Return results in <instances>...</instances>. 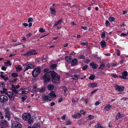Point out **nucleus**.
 <instances>
[{
	"instance_id": "40",
	"label": "nucleus",
	"mask_w": 128,
	"mask_h": 128,
	"mask_svg": "<svg viewBox=\"0 0 128 128\" xmlns=\"http://www.w3.org/2000/svg\"><path fill=\"white\" fill-rule=\"evenodd\" d=\"M108 20L110 22H112L114 20L115 18L113 17L110 16L108 18Z\"/></svg>"
},
{
	"instance_id": "5",
	"label": "nucleus",
	"mask_w": 128,
	"mask_h": 128,
	"mask_svg": "<svg viewBox=\"0 0 128 128\" xmlns=\"http://www.w3.org/2000/svg\"><path fill=\"white\" fill-rule=\"evenodd\" d=\"M5 94L8 96L10 100L12 101L14 100L15 96L13 94V92H6Z\"/></svg>"
},
{
	"instance_id": "34",
	"label": "nucleus",
	"mask_w": 128,
	"mask_h": 128,
	"mask_svg": "<svg viewBox=\"0 0 128 128\" xmlns=\"http://www.w3.org/2000/svg\"><path fill=\"white\" fill-rule=\"evenodd\" d=\"M12 88H14L16 89L19 88L20 87V86L19 85H18L16 86H14V85H12L11 86Z\"/></svg>"
},
{
	"instance_id": "33",
	"label": "nucleus",
	"mask_w": 128,
	"mask_h": 128,
	"mask_svg": "<svg viewBox=\"0 0 128 128\" xmlns=\"http://www.w3.org/2000/svg\"><path fill=\"white\" fill-rule=\"evenodd\" d=\"M31 54H32L36 55L37 54V53L36 52V50H30Z\"/></svg>"
},
{
	"instance_id": "7",
	"label": "nucleus",
	"mask_w": 128,
	"mask_h": 128,
	"mask_svg": "<svg viewBox=\"0 0 128 128\" xmlns=\"http://www.w3.org/2000/svg\"><path fill=\"white\" fill-rule=\"evenodd\" d=\"M8 123L6 120L2 121L0 126V128H7L8 127Z\"/></svg>"
},
{
	"instance_id": "43",
	"label": "nucleus",
	"mask_w": 128,
	"mask_h": 128,
	"mask_svg": "<svg viewBox=\"0 0 128 128\" xmlns=\"http://www.w3.org/2000/svg\"><path fill=\"white\" fill-rule=\"evenodd\" d=\"M14 120L16 121H18L19 122H20L21 121V119L19 118H17V117H15L14 118Z\"/></svg>"
},
{
	"instance_id": "53",
	"label": "nucleus",
	"mask_w": 128,
	"mask_h": 128,
	"mask_svg": "<svg viewBox=\"0 0 128 128\" xmlns=\"http://www.w3.org/2000/svg\"><path fill=\"white\" fill-rule=\"evenodd\" d=\"M111 76L114 78H116L118 77V76L116 74H111Z\"/></svg>"
},
{
	"instance_id": "30",
	"label": "nucleus",
	"mask_w": 128,
	"mask_h": 128,
	"mask_svg": "<svg viewBox=\"0 0 128 128\" xmlns=\"http://www.w3.org/2000/svg\"><path fill=\"white\" fill-rule=\"evenodd\" d=\"M57 67V65L56 64H51L50 66V68L53 70L54 69Z\"/></svg>"
},
{
	"instance_id": "50",
	"label": "nucleus",
	"mask_w": 128,
	"mask_h": 128,
	"mask_svg": "<svg viewBox=\"0 0 128 128\" xmlns=\"http://www.w3.org/2000/svg\"><path fill=\"white\" fill-rule=\"evenodd\" d=\"M116 52L118 56H119L120 55V51L118 50H116Z\"/></svg>"
},
{
	"instance_id": "62",
	"label": "nucleus",
	"mask_w": 128,
	"mask_h": 128,
	"mask_svg": "<svg viewBox=\"0 0 128 128\" xmlns=\"http://www.w3.org/2000/svg\"><path fill=\"white\" fill-rule=\"evenodd\" d=\"M55 104V103L54 102H52L50 103V106H54Z\"/></svg>"
},
{
	"instance_id": "17",
	"label": "nucleus",
	"mask_w": 128,
	"mask_h": 128,
	"mask_svg": "<svg viewBox=\"0 0 128 128\" xmlns=\"http://www.w3.org/2000/svg\"><path fill=\"white\" fill-rule=\"evenodd\" d=\"M15 67L16 69V70L18 72H20L21 70L22 69V68L21 65H18L15 66Z\"/></svg>"
},
{
	"instance_id": "61",
	"label": "nucleus",
	"mask_w": 128,
	"mask_h": 128,
	"mask_svg": "<svg viewBox=\"0 0 128 128\" xmlns=\"http://www.w3.org/2000/svg\"><path fill=\"white\" fill-rule=\"evenodd\" d=\"M22 24L24 26V27H26L28 26V24L26 23H23Z\"/></svg>"
},
{
	"instance_id": "28",
	"label": "nucleus",
	"mask_w": 128,
	"mask_h": 128,
	"mask_svg": "<svg viewBox=\"0 0 128 128\" xmlns=\"http://www.w3.org/2000/svg\"><path fill=\"white\" fill-rule=\"evenodd\" d=\"M72 58V57L71 56H66L65 57V59L67 62H70L71 61Z\"/></svg>"
},
{
	"instance_id": "46",
	"label": "nucleus",
	"mask_w": 128,
	"mask_h": 128,
	"mask_svg": "<svg viewBox=\"0 0 128 128\" xmlns=\"http://www.w3.org/2000/svg\"><path fill=\"white\" fill-rule=\"evenodd\" d=\"M80 44L84 46H87L88 45V43L87 42H82Z\"/></svg>"
},
{
	"instance_id": "11",
	"label": "nucleus",
	"mask_w": 128,
	"mask_h": 128,
	"mask_svg": "<svg viewBox=\"0 0 128 128\" xmlns=\"http://www.w3.org/2000/svg\"><path fill=\"white\" fill-rule=\"evenodd\" d=\"M80 77V76L79 74H75L72 76V79L73 80H78Z\"/></svg>"
},
{
	"instance_id": "32",
	"label": "nucleus",
	"mask_w": 128,
	"mask_h": 128,
	"mask_svg": "<svg viewBox=\"0 0 128 128\" xmlns=\"http://www.w3.org/2000/svg\"><path fill=\"white\" fill-rule=\"evenodd\" d=\"M45 90V88L44 87H43L40 89L39 88V90H38V91L40 93H42L44 92Z\"/></svg>"
},
{
	"instance_id": "9",
	"label": "nucleus",
	"mask_w": 128,
	"mask_h": 128,
	"mask_svg": "<svg viewBox=\"0 0 128 128\" xmlns=\"http://www.w3.org/2000/svg\"><path fill=\"white\" fill-rule=\"evenodd\" d=\"M78 60L77 59L75 58L73 59L72 61L71 66H74L77 64Z\"/></svg>"
},
{
	"instance_id": "2",
	"label": "nucleus",
	"mask_w": 128,
	"mask_h": 128,
	"mask_svg": "<svg viewBox=\"0 0 128 128\" xmlns=\"http://www.w3.org/2000/svg\"><path fill=\"white\" fill-rule=\"evenodd\" d=\"M31 115L29 113L24 114L22 116V118L23 120L26 121H28V124H32L33 121L31 118Z\"/></svg>"
},
{
	"instance_id": "35",
	"label": "nucleus",
	"mask_w": 128,
	"mask_h": 128,
	"mask_svg": "<svg viewBox=\"0 0 128 128\" xmlns=\"http://www.w3.org/2000/svg\"><path fill=\"white\" fill-rule=\"evenodd\" d=\"M11 76L14 78L18 77V74L17 73H12L11 74Z\"/></svg>"
},
{
	"instance_id": "49",
	"label": "nucleus",
	"mask_w": 128,
	"mask_h": 128,
	"mask_svg": "<svg viewBox=\"0 0 128 128\" xmlns=\"http://www.w3.org/2000/svg\"><path fill=\"white\" fill-rule=\"evenodd\" d=\"M89 119L91 120L92 119H93L94 118V116L91 115H90L88 116Z\"/></svg>"
},
{
	"instance_id": "55",
	"label": "nucleus",
	"mask_w": 128,
	"mask_h": 128,
	"mask_svg": "<svg viewBox=\"0 0 128 128\" xmlns=\"http://www.w3.org/2000/svg\"><path fill=\"white\" fill-rule=\"evenodd\" d=\"M81 28L82 29H84V30H86L88 29L87 28L86 26H82L81 27Z\"/></svg>"
},
{
	"instance_id": "44",
	"label": "nucleus",
	"mask_w": 128,
	"mask_h": 128,
	"mask_svg": "<svg viewBox=\"0 0 128 128\" xmlns=\"http://www.w3.org/2000/svg\"><path fill=\"white\" fill-rule=\"evenodd\" d=\"M26 98V96H23L22 98V101L24 102Z\"/></svg>"
},
{
	"instance_id": "12",
	"label": "nucleus",
	"mask_w": 128,
	"mask_h": 128,
	"mask_svg": "<svg viewBox=\"0 0 128 128\" xmlns=\"http://www.w3.org/2000/svg\"><path fill=\"white\" fill-rule=\"evenodd\" d=\"M88 86L90 88H93L96 87L97 86V84L96 83H90L88 84Z\"/></svg>"
},
{
	"instance_id": "60",
	"label": "nucleus",
	"mask_w": 128,
	"mask_h": 128,
	"mask_svg": "<svg viewBox=\"0 0 128 128\" xmlns=\"http://www.w3.org/2000/svg\"><path fill=\"white\" fill-rule=\"evenodd\" d=\"M78 58L84 59L85 58V56H84L81 55Z\"/></svg>"
},
{
	"instance_id": "22",
	"label": "nucleus",
	"mask_w": 128,
	"mask_h": 128,
	"mask_svg": "<svg viewBox=\"0 0 128 128\" xmlns=\"http://www.w3.org/2000/svg\"><path fill=\"white\" fill-rule=\"evenodd\" d=\"M32 55L31 51L30 50H29L27 52L26 54H22V56H26V57H28L29 56Z\"/></svg>"
},
{
	"instance_id": "51",
	"label": "nucleus",
	"mask_w": 128,
	"mask_h": 128,
	"mask_svg": "<svg viewBox=\"0 0 128 128\" xmlns=\"http://www.w3.org/2000/svg\"><path fill=\"white\" fill-rule=\"evenodd\" d=\"M66 125H68L71 124V122L69 121H66L65 123Z\"/></svg>"
},
{
	"instance_id": "26",
	"label": "nucleus",
	"mask_w": 128,
	"mask_h": 128,
	"mask_svg": "<svg viewBox=\"0 0 128 128\" xmlns=\"http://www.w3.org/2000/svg\"><path fill=\"white\" fill-rule=\"evenodd\" d=\"M39 90V88H38L36 86L34 87L32 89V91L34 92H36L38 91Z\"/></svg>"
},
{
	"instance_id": "13",
	"label": "nucleus",
	"mask_w": 128,
	"mask_h": 128,
	"mask_svg": "<svg viewBox=\"0 0 128 128\" xmlns=\"http://www.w3.org/2000/svg\"><path fill=\"white\" fill-rule=\"evenodd\" d=\"M42 99L44 101L48 100L49 101H50L51 100V99L50 98L49 96H48V95L46 96H43Z\"/></svg>"
},
{
	"instance_id": "48",
	"label": "nucleus",
	"mask_w": 128,
	"mask_h": 128,
	"mask_svg": "<svg viewBox=\"0 0 128 128\" xmlns=\"http://www.w3.org/2000/svg\"><path fill=\"white\" fill-rule=\"evenodd\" d=\"M33 21V19L32 18H30L28 20V22H32Z\"/></svg>"
},
{
	"instance_id": "29",
	"label": "nucleus",
	"mask_w": 128,
	"mask_h": 128,
	"mask_svg": "<svg viewBox=\"0 0 128 128\" xmlns=\"http://www.w3.org/2000/svg\"><path fill=\"white\" fill-rule=\"evenodd\" d=\"M40 124L37 123L36 124H35L34 127H32V128H31L30 126H29L28 128H40Z\"/></svg>"
},
{
	"instance_id": "15",
	"label": "nucleus",
	"mask_w": 128,
	"mask_h": 128,
	"mask_svg": "<svg viewBox=\"0 0 128 128\" xmlns=\"http://www.w3.org/2000/svg\"><path fill=\"white\" fill-rule=\"evenodd\" d=\"M127 72L124 71L123 72V73H122V76H120V77L123 79H126V77L127 76Z\"/></svg>"
},
{
	"instance_id": "4",
	"label": "nucleus",
	"mask_w": 128,
	"mask_h": 128,
	"mask_svg": "<svg viewBox=\"0 0 128 128\" xmlns=\"http://www.w3.org/2000/svg\"><path fill=\"white\" fill-rule=\"evenodd\" d=\"M8 97L6 95H2L0 96V102L2 103H6L8 101Z\"/></svg>"
},
{
	"instance_id": "31",
	"label": "nucleus",
	"mask_w": 128,
	"mask_h": 128,
	"mask_svg": "<svg viewBox=\"0 0 128 128\" xmlns=\"http://www.w3.org/2000/svg\"><path fill=\"white\" fill-rule=\"evenodd\" d=\"M50 10L51 11V12L52 14H54L56 12V9L54 8H50Z\"/></svg>"
},
{
	"instance_id": "10",
	"label": "nucleus",
	"mask_w": 128,
	"mask_h": 128,
	"mask_svg": "<svg viewBox=\"0 0 128 128\" xmlns=\"http://www.w3.org/2000/svg\"><path fill=\"white\" fill-rule=\"evenodd\" d=\"M6 114L5 116V118H7L8 120H10V112L8 111H7L6 112Z\"/></svg>"
},
{
	"instance_id": "54",
	"label": "nucleus",
	"mask_w": 128,
	"mask_h": 128,
	"mask_svg": "<svg viewBox=\"0 0 128 128\" xmlns=\"http://www.w3.org/2000/svg\"><path fill=\"white\" fill-rule=\"evenodd\" d=\"M88 66L87 65H85L83 66L82 69L83 70H85L87 68Z\"/></svg>"
},
{
	"instance_id": "16",
	"label": "nucleus",
	"mask_w": 128,
	"mask_h": 128,
	"mask_svg": "<svg viewBox=\"0 0 128 128\" xmlns=\"http://www.w3.org/2000/svg\"><path fill=\"white\" fill-rule=\"evenodd\" d=\"M90 66H92V68L93 69H96L98 67V65L96 64H95L94 62H92L90 63Z\"/></svg>"
},
{
	"instance_id": "21",
	"label": "nucleus",
	"mask_w": 128,
	"mask_h": 128,
	"mask_svg": "<svg viewBox=\"0 0 128 128\" xmlns=\"http://www.w3.org/2000/svg\"><path fill=\"white\" fill-rule=\"evenodd\" d=\"M7 90V89L4 88H2L1 90H0V93L2 94H4L6 93Z\"/></svg>"
},
{
	"instance_id": "23",
	"label": "nucleus",
	"mask_w": 128,
	"mask_h": 128,
	"mask_svg": "<svg viewBox=\"0 0 128 128\" xmlns=\"http://www.w3.org/2000/svg\"><path fill=\"white\" fill-rule=\"evenodd\" d=\"M48 96H49L50 98H55L56 96V95L52 92H51L48 94Z\"/></svg>"
},
{
	"instance_id": "42",
	"label": "nucleus",
	"mask_w": 128,
	"mask_h": 128,
	"mask_svg": "<svg viewBox=\"0 0 128 128\" xmlns=\"http://www.w3.org/2000/svg\"><path fill=\"white\" fill-rule=\"evenodd\" d=\"M39 31L40 32H45V30L42 28H41L39 29Z\"/></svg>"
},
{
	"instance_id": "3",
	"label": "nucleus",
	"mask_w": 128,
	"mask_h": 128,
	"mask_svg": "<svg viewBox=\"0 0 128 128\" xmlns=\"http://www.w3.org/2000/svg\"><path fill=\"white\" fill-rule=\"evenodd\" d=\"M41 72V68H36L34 69L32 72V75L34 77L37 76L40 74Z\"/></svg>"
},
{
	"instance_id": "20",
	"label": "nucleus",
	"mask_w": 128,
	"mask_h": 128,
	"mask_svg": "<svg viewBox=\"0 0 128 128\" xmlns=\"http://www.w3.org/2000/svg\"><path fill=\"white\" fill-rule=\"evenodd\" d=\"M100 44L102 48H104L106 46V42L104 40H102L100 42Z\"/></svg>"
},
{
	"instance_id": "24",
	"label": "nucleus",
	"mask_w": 128,
	"mask_h": 128,
	"mask_svg": "<svg viewBox=\"0 0 128 128\" xmlns=\"http://www.w3.org/2000/svg\"><path fill=\"white\" fill-rule=\"evenodd\" d=\"M22 88L23 91V94H27L29 91V90L28 89H26L25 88Z\"/></svg>"
},
{
	"instance_id": "18",
	"label": "nucleus",
	"mask_w": 128,
	"mask_h": 128,
	"mask_svg": "<svg viewBox=\"0 0 128 128\" xmlns=\"http://www.w3.org/2000/svg\"><path fill=\"white\" fill-rule=\"evenodd\" d=\"M62 19H60L56 22L54 25V26H56L58 24H60L62 21Z\"/></svg>"
},
{
	"instance_id": "6",
	"label": "nucleus",
	"mask_w": 128,
	"mask_h": 128,
	"mask_svg": "<svg viewBox=\"0 0 128 128\" xmlns=\"http://www.w3.org/2000/svg\"><path fill=\"white\" fill-rule=\"evenodd\" d=\"M14 128H21L22 127L21 124L17 121H14L12 124Z\"/></svg>"
},
{
	"instance_id": "1",
	"label": "nucleus",
	"mask_w": 128,
	"mask_h": 128,
	"mask_svg": "<svg viewBox=\"0 0 128 128\" xmlns=\"http://www.w3.org/2000/svg\"><path fill=\"white\" fill-rule=\"evenodd\" d=\"M53 82L58 83L60 80V77L58 74L54 71H50L46 73L43 77L44 82L48 83L50 82L51 78Z\"/></svg>"
},
{
	"instance_id": "39",
	"label": "nucleus",
	"mask_w": 128,
	"mask_h": 128,
	"mask_svg": "<svg viewBox=\"0 0 128 128\" xmlns=\"http://www.w3.org/2000/svg\"><path fill=\"white\" fill-rule=\"evenodd\" d=\"M95 78V76L94 75H91L89 77V78L90 80H93Z\"/></svg>"
},
{
	"instance_id": "56",
	"label": "nucleus",
	"mask_w": 128,
	"mask_h": 128,
	"mask_svg": "<svg viewBox=\"0 0 128 128\" xmlns=\"http://www.w3.org/2000/svg\"><path fill=\"white\" fill-rule=\"evenodd\" d=\"M100 124H97L95 126L94 128H99L100 126Z\"/></svg>"
},
{
	"instance_id": "27",
	"label": "nucleus",
	"mask_w": 128,
	"mask_h": 128,
	"mask_svg": "<svg viewBox=\"0 0 128 128\" xmlns=\"http://www.w3.org/2000/svg\"><path fill=\"white\" fill-rule=\"evenodd\" d=\"M54 88V86L52 84H49L48 86V89L49 90H52Z\"/></svg>"
},
{
	"instance_id": "25",
	"label": "nucleus",
	"mask_w": 128,
	"mask_h": 128,
	"mask_svg": "<svg viewBox=\"0 0 128 128\" xmlns=\"http://www.w3.org/2000/svg\"><path fill=\"white\" fill-rule=\"evenodd\" d=\"M124 116L123 114H121L119 113H118L116 117V120H118L119 119L123 117Z\"/></svg>"
},
{
	"instance_id": "36",
	"label": "nucleus",
	"mask_w": 128,
	"mask_h": 128,
	"mask_svg": "<svg viewBox=\"0 0 128 128\" xmlns=\"http://www.w3.org/2000/svg\"><path fill=\"white\" fill-rule=\"evenodd\" d=\"M13 92H14V93L16 94H18V90L16 89L12 88L11 89Z\"/></svg>"
},
{
	"instance_id": "57",
	"label": "nucleus",
	"mask_w": 128,
	"mask_h": 128,
	"mask_svg": "<svg viewBox=\"0 0 128 128\" xmlns=\"http://www.w3.org/2000/svg\"><path fill=\"white\" fill-rule=\"evenodd\" d=\"M4 117L3 116H2V112L0 111V119H2L4 118Z\"/></svg>"
},
{
	"instance_id": "37",
	"label": "nucleus",
	"mask_w": 128,
	"mask_h": 128,
	"mask_svg": "<svg viewBox=\"0 0 128 128\" xmlns=\"http://www.w3.org/2000/svg\"><path fill=\"white\" fill-rule=\"evenodd\" d=\"M0 77L3 79L5 81H6L8 79V77H6L4 75H2Z\"/></svg>"
},
{
	"instance_id": "59",
	"label": "nucleus",
	"mask_w": 128,
	"mask_h": 128,
	"mask_svg": "<svg viewBox=\"0 0 128 128\" xmlns=\"http://www.w3.org/2000/svg\"><path fill=\"white\" fill-rule=\"evenodd\" d=\"M4 86V83H0V86L3 88Z\"/></svg>"
},
{
	"instance_id": "8",
	"label": "nucleus",
	"mask_w": 128,
	"mask_h": 128,
	"mask_svg": "<svg viewBox=\"0 0 128 128\" xmlns=\"http://www.w3.org/2000/svg\"><path fill=\"white\" fill-rule=\"evenodd\" d=\"M116 89L119 92L123 91L124 90V87L123 86L121 87L118 85H116Z\"/></svg>"
},
{
	"instance_id": "52",
	"label": "nucleus",
	"mask_w": 128,
	"mask_h": 128,
	"mask_svg": "<svg viewBox=\"0 0 128 128\" xmlns=\"http://www.w3.org/2000/svg\"><path fill=\"white\" fill-rule=\"evenodd\" d=\"M105 32H103L102 33V34L101 35V37L102 38H105Z\"/></svg>"
},
{
	"instance_id": "19",
	"label": "nucleus",
	"mask_w": 128,
	"mask_h": 128,
	"mask_svg": "<svg viewBox=\"0 0 128 128\" xmlns=\"http://www.w3.org/2000/svg\"><path fill=\"white\" fill-rule=\"evenodd\" d=\"M34 68L33 64H29L27 66L25 70H26L32 68Z\"/></svg>"
},
{
	"instance_id": "63",
	"label": "nucleus",
	"mask_w": 128,
	"mask_h": 128,
	"mask_svg": "<svg viewBox=\"0 0 128 128\" xmlns=\"http://www.w3.org/2000/svg\"><path fill=\"white\" fill-rule=\"evenodd\" d=\"M127 34H125L124 33H122L121 34V36H127Z\"/></svg>"
},
{
	"instance_id": "45",
	"label": "nucleus",
	"mask_w": 128,
	"mask_h": 128,
	"mask_svg": "<svg viewBox=\"0 0 128 128\" xmlns=\"http://www.w3.org/2000/svg\"><path fill=\"white\" fill-rule=\"evenodd\" d=\"M106 26H109L110 25V23L107 20H106Z\"/></svg>"
},
{
	"instance_id": "64",
	"label": "nucleus",
	"mask_w": 128,
	"mask_h": 128,
	"mask_svg": "<svg viewBox=\"0 0 128 128\" xmlns=\"http://www.w3.org/2000/svg\"><path fill=\"white\" fill-rule=\"evenodd\" d=\"M76 116H77V118H79L81 116H82L79 113H78L76 114Z\"/></svg>"
},
{
	"instance_id": "14",
	"label": "nucleus",
	"mask_w": 128,
	"mask_h": 128,
	"mask_svg": "<svg viewBox=\"0 0 128 128\" xmlns=\"http://www.w3.org/2000/svg\"><path fill=\"white\" fill-rule=\"evenodd\" d=\"M112 106L110 105V104L106 105L104 108L105 111H107L110 110L111 109V107Z\"/></svg>"
},
{
	"instance_id": "38",
	"label": "nucleus",
	"mask_w": 128,
	"mask_h": 128,
	"mask_svg": "<svg viewBox=\"0 0 128 128\" xmlns=\"http://www.w3.org/2000/svg\"><path fill=\"white\" fill-rule=\"evenodd\" d=\"M105 66V65L103 64H102L98 68L101 70H102L104 68Z\"/></svg>"
},
{
	"instance_id": "58",
	"label": "nucleus",
	"mask_w": 128,
	"mask_h": 128,
	"mask_svg": "<svg viewBox=\"0 0 128 128\" xmlns=\"http://www.w3.org/2000/svg\"><path fill=\"white\" fill-rule=\"evenodd\" d=\"M6 64L9 66H11L12 65V63L10 61H8L6 62Z\"/></svg>"
},
{
	"instance_id": "47",
	"label": "nucleus",
	"mask_w": 128,
	"mask_h": 128,
	"mask_svg": "<svg viewBox=\"0 0 128 128\" xmlns=\"http://www.w3.org/2000/svg\"><path fill=\"white\" fill-rule=\"evenodd\" d=\"M49 69L48 68H46L44 69V72H46V73L48 72H49Z\"/></svg>"
},
{
	"instance_id": "41",
	"label": "nucleus",
	"mask_w": 128,
	"mask_h": 128,
	"mask_svg": "<svg viewBox=\"0 0 128 128\" xmlns=\"http://www.w3.org/2000/svg\"><path fill=\"white\" fill-rule=\"evenodd\" d=\"M18 94L20 95H21L23 94L22 88L18 91Z\"/></svg>"
}]
</instances>
